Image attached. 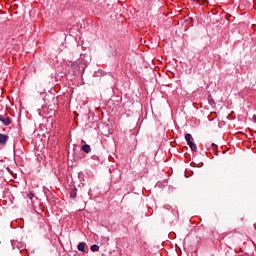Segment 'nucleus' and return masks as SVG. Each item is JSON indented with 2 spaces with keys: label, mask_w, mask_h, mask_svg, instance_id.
I'll list each match as a JSON object with an SVG mask.
<instances>
[{
  "label": "nucleus",
  "mask_w": 256,
  "mask_h": 256,
  "mask_svg": "<svg viewBox=\"0 0 256 256\" xmlns=\"http://www.w3.org/2000/svg\"><path fill=\"white\" fill-rule=\"evenodd\" d=\"M185 140L187 141L191 151H197V144L193 143V136L191 134H186Z\"/></svg>",
  "instance_id": "1"
},
{
  "label": "nucleus",
  "mask_w": 256,
  "mask_h": 256,
  "mask_svg": "<svg viewBox=\"0 0 256 256\" xmlns=\"http://www.w3.org/2000/svg\"><path fill=\"white\" fill-rule=\"evenodd\" d=\"M0 121L5 125H11V119L5 115H0Z\"/></svg>",
  "instance_id": "2"
},
{
  "label": "nucleus",
  "mask_w": 256,
  "mask_h": 256,
  "mask_svg": "<svg viewBox=\"0 0 256 256\" xmlns=\"http://www.w3.org/2000/svg\"><path fill=\"white\" fill-rule=\"evenodd\" d=\"M7 141H9V136L5 134H0L1 145H7Z\"/></svg>",
  "instance_id": "3"
},
{
  "label": "nucleus",
  "mask_w": 256,
  "mask_h": 256,
  "mask_svg": "<svg viewBox=\"0 0 256 256\" xmlns=\"http://www.w3.org/2000/svg\"><path fill=\"white\" fill-rule=\"evenodd\" d=\"M85 242H81L78 244L77 249L78 251H81L82 253H85Z\"/></svg>",
  "instance_id": "4"
},
{
  "label": "nucleus",
  "mask_w": 256,
  "mask_h": 256,
  "mask_svg": "<svg viewBox=\"0 0 256 256\" xmlns=\"http://www.w3.org/2000/svg\"><path fill=\"white\" fill-rule=\"evenodd\" d=\"M82 151H84V153H91V146H89V144L83 145Z\"/></svg>",
  "instance_id": "5"
},
{
  "label": "nucleus",
  "mask_w": 256,
  "mask_h": 256,
  "mask_svg": "<svg viewBox=\"0 0 256 256\" xmlns=\"http://www.w3.org/2000/svg\"><path fill=\"white\" fill-rule=\"evenodd\" d=\"M72 69H74V71H78L79 70V63L74 62L71 64Z\"/></svg>",
  "instance_id": "6"
},
{
  "label": "nucleus",
  "mask_w": 256,
  "mask_h": 256,
  "mask_svg": "<svg viewBox=\"0 0 256 256\" xmlns=\"http://www.w3.org/2000/svg\"><path fill=\"white\" fill-rule=\"evenodd\" d=\"M90 250L93 251V252L99 251V245H96V244L92 245V246L90 247Z\"/></svg>",
  "instance_id": "7"
},
{
  "label": "nucleus",
  "mask_w": 256,
  "mask_h": 256,
  "mask_svg": "<svg viewBox=\"0 0 256 256\" xmlns=\"http://www.w3.org/2000/svg\"><path fill=\"white\" fill-rule=\"evenodd\" d=\"M70 197H71V199H75V197H77V191L72 190V191L70 192Z\"/></svg>",
  "instance_id": "8"
},
{
  "label": "nucleus",
  "mask_w": 256,
  "mask_h": 256,
  "mask_svg": "<svg viewBox=\"0 0 256 256\" xmlns=\"http://www.w3.org/2000/svg\"><path fill=\"white\" fill-rule=\"evenodd\" d=\"M198 3L200 5H205V3H207V0H198Z\"/></svg>",
  "instance_id": "9"
},
{
  "label": "nucleus",
  "mask_w": 256,
  "mask_h": 256,
  "mask_svg": "<svg viewBox=\"0 0 256 256\" xmlns=\"http://www.w3.org/2000/svg\"><path fill=\"white\" fill-rule=\"evenodd\" d=\"M28 197H29V199H33V197H34L33 193H29Z\"/></svg>",
  "instance_id": "10"
},
{
  "label": "nucleus",
  "mask_w": 256,
  "mask_h": 256,
  "mask_svg": "<svg viewBox=\"0 0 256 256\" xmlns=\"http://www.w3.org/2000/svg\"><path fill=\"white\" fill-rule=\"evenodd\" d=\"M253 119H254V121H255V123H256V115L253 116Z\"/></svg>",
  "instance_id": "11"
},
{
  "label": "nucleus",
  "mask_w": 256,
  "mask_h": 256,
  "mask_svg": "<svg viewBox=\"0 0 256 256\" xmlns=\"http://www.w3.org/2000/svg\"><path fill=\"white\" fill-rule=\"evenodd\" d=\"M212 147H217V145H215V143H212Z\"/></svg>",
  "instance_id": "12"
},
{
  "label": "nucleus",
  "mask_w": 256,
  "mask_h": 256,
  "mask_svg": "<svg viewBox=\"0 0 256 256\" xmlns=\"http://www.w3.org/2000/svg\"><path fill=\"white\" fill-rule=\"evenodd\" d=\"M188 21H193V18H189Z\"/></svg>",
  "instance_id": "13"
}]
</instances>
